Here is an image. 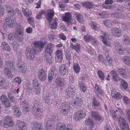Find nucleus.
<instances>
[{"label": "nucleus", "instance_id": "nucleus-1", "mask_svg": "<svg viewBox=\"0 0 130 130\" xmlns=\"http://www.w3.org/2000/svg\"><path fill=\"white\" fill-rule=\"evenodd\" d=\"M34 44L36 48L27 49L25 52L27 58L31 60H34L37 54L39 53V51H41L40 49L43 48L44 46V43L39 41H36Z\"/></svg>", "mask_w": 130, "mask_h": 130}, {"label": "nucleus", "instance_id": "nucleus-2", "mask_svg": "<svg viewBox=\"0 0 130 130\" xmlns=\"http://www.w3.org/2000/svg\"><path fill=\"white\" fill-rule=\"evenodd\" d=\"M112 116L113 118L118 117L120 127L122 130H129L127 123L125 119V116L122 110L118 108L116 111H113Z\"/></svg>", "mask_w": 130, "mask_h": 130}, {"label": "nucleus", "instance_id": "nucleus-3", "mask_svg": "<svg viewBox=\"0 0 130 130\" xmlns=\"http://www.w3.org/2000/svg\"><path fill=\"white\" fill-rule=\"evenodd\" d=\"M83 103V100L81 98H77L74 100L71 101L69 103L68 102H64L62 103L61 105V107L62 108L61 111L64 113H67L70 108L72 107L74 104L76 108H79Z\"/></svg>", "mask_w": 130, "mask_h": 130}, {"label": "nucleus", "instance_id": "nucleus-4", "mask_svg": "<svg viewBox=\"0 0 130 130\" xmlns=\"http://www.w3.org/2000/svg\"><path fill=\"white\" fill-rule=\"evenodd\" d=\"M0 123V124L5 128H7L9 127H12L14 124L12 118L9 116L5 117L4 118L3 122L2 121Z\"/></svg>", "mask_w": 130, "mask_h": 130}, {"label": "nucleus", "instance_id": "nucleus-5", "mask_svg": "<svg viewBox=\"0 0 130 130\" xmlns=\"http://www.w3.org/2000/svg\"><path fill=\"white\" fill-rule=\"evenodd\" d=\"M101 32L102 34L103 35L100 36V37L102 39V40L104 44L106 46L110 47V42L107 40L108 38V35L105 32L101 31Z\"/></svg>", "mask_w": 130, "mask_h": 130}, {"label": "nucleus", "instance_id": "nucleus-6", "mask_svg": "<svg viewBox=\"0 0 130 130\" xmlns=\"http://www.w3.org/2000/svg\"><path fill=\"white\" fill-rule=\"evenodd\" d=\"M86 115V113L83 110H79L73 116V117L75 118L76 120L79 121L84 118Z\"/></svg>", "mask_w": 130, "mask_h": 130}, {"label": "nucleus", "instance_id": "nucleus-7", "mask_svg": "<svg viewBox=\"0 0 130 130\" xmlns=\"http://www.w3.org/2000/svg\"><path fill=\"white\" fill-rule=\"evenodd\" d=\"M75 86L74 85H72L68 87L66 90L67 95L68 96L72 97L75 95Z\"/></svg>", "mask_w": 130, "mask_h": 130}, {"label": "nucleus", "instance_id": "nucleus-8", "mask_svg": "<svg viewBox=\"0 0 130 130\" xmlns=\"http://www.w3.org/2000/svg\"><path fill=\"white\" fill-rule=\"evenodd\" d=\"M55 61L57 62H61L63 59V52L60 50H57L55 54Z\"/></svg>", "mask_w": 130, "mask_h": 130}, {"label": "nucleus", "instance_id": "nucleus-9", "mask_svg": "<svg viewBox=\"0 0 130 130\" xmlns=\"http://www.w3.org/2000/svg\"><path fill=\"white\" fill-rule=\"evenodd\" d=\"M91 117L95 120L99 121L103 120V119L101 115L97 111H92L91 112Z\"/></svg>", "mask_w": 130, "mask_h": 130}, {"label": "nucleus", "instance_id": "nucleus-10", "mask_svg": "<svg viewBox=\"0 0 130 130\" xmlns=\"http://www.w3.org/2000/svg\"><path fill=\"white\" fill-rule=\"evenodd\" d=\"M54 45L51 43H48L45 47V54L47 53L51 56L53 51Z\"/></svg>", "mask_w": 130, "mask_h": 130}, {"label": "nucleus", "instance_id": "nucleus-11", "mask_svg": "<svg viewBox=\"0 0 130 130\" xmlns=\"http://www.w3.org/2000/svg\"><path fill=\"white\" fill-rule=\"evenodd\" d=\"M30 127L32 130H43L41 124L36 122H33L31 123Z\"/></svg>", "mask_w": 130, "mask_h": 130}, {"label": "nucleus", "instance_id": "nucleus-12", "mask_svg": "<svg viewBox=\"0 0 130 130\" xmlns=\"http://www.w3.org/2000/svg\"><path fill=\"white\" fill-rule=\"evenodd\" d=\"M59 70L60 73L62 76L67 75L68 74V69L65 64H61L59 68Z\"/></svg>", "mask_w": 130, "mask_h": 130}, {"label": "nucleus", "instance_id": "nucleus-13", "mask_svg": "<svg viewBox=\"0 0 130 130\" xmlns=\"http://www.w3.org/2000/svg\"><path fill=\"white\" fill-rule=\"evenodd\" d=\"M72 18L70 13L67 12L65 13V16L62 17V20L63 21L67 22L68 25H72L71 22Z\"/></svg>", "mask_w": 130, "mask_h": 130}, {"label": "nucleus", "instance_id": "nucleus-14", "mask_svg": "<svg viewBox=\"0 0 130 130\" xmlns=\"http://www.w3.org/2000/svg\"><path fill=\"white\" fill-rule=\"evenodd\" d=\"M121 32V29L116 27L112 28L111 31V33L112 35L118 37H120L122 36Z\"/></svg>", "mask_w": 130, "mask_h": 130}, {"label": "nucleus", "instance_id": "nucleus-15", "mask_svg": "<svg viewBox=\"0 0 130 130\" xmlns=\"http://www.w3.org/2000/svg\"><path fill=\"white\" fill-rule=\"evenodd\" d=\"M38 76L39 79L42 81H44L46 78V75L45 71L43 69H40L38 71Z\"/></svg>", "mask_w": 130, "mask_h": 130}, {"label": "nucleus", "instance_id": "nucleus-16", "mask_svg": "<svg viewBox=\"0 0 130 130\" xmlns=\"http://www.w3.org/2000/svg\"><path fill=\"white\" fill-rule=\"evenodd\" d=\"M58 20L56 18H55L54 19L49 21V25L51 28L52 29H55L57 28L58 23L57 21Z\"/></svg>", "mask_w": 130, "mask_h": 130}, {"label": "nucleus", "instance_id": "nucleus-17", "mask_svg": "<svg viewBox=\"0 0 130 130\" xmlns=\"http://www.w3.org/2000/svg\"><path fill=\"white\" fill-rule=\"evenodd\" d=\"M92 106L93 108L98 110L100 108V102L94 98L92 101Z\"/></svg>", "mask_w": 130, "mask_h": 130}, {"label": "nucleus", "instance_id": "nucleus-18", "mask_svg": "<svg viewBox=\"0 0 130 130\" xmlns=\"http://www.w3.org/2000/svg\"><path fill=\"white\" fill-rule=\"evenodd\" d=\"M55 82L58 86H64L66 83V81L64 79H62L59 77H56Z\"/></svg>", "mask_w": 130, "mask_h": 130}, {"label": "nucleus", "instance_id": "nucleus-19", "mask_svg": "<svg viewBox=\"0 0 130 130\" xmlns=\"http://www.w3.org/2000/svg\"><path fill=\"white\" fill-rule=\"evenodd\" d=\"M19 27L15 30V33L14 36H16L18 35H22L24 34L23 30L22 27L20 24L19 25Z\"/></svg>", "mask_w": 130, "mask_h": 130}, {"label": "nucleus", "instance_id": "nucleus-20", "mask_svg": "<svg viewBox=\"0 0 130 130\" xmlns=\"http://www.w3.org/2000/svg\"><path fill=\"white\" fill-rule=\"evenodd\" d=\"M72 126H71L66 127L64 124L57 126L56 127V130H72Z\"/></svg>", "mask_w": 130, "mask_h": 130}, {"label": "nucleus", "instance_id": "nucleus-21", "mask_svg": "<svg viewBox=\"0 0 130 130\" xmlns=\"http://www.w3.org/2000/svg\"><path fill=\"white\" fill-rule=\"evenodd\" d=\"M17 124L18 127H20L23 130H27V127L26 124L24 122L18 120L17 121Z\"/></svg>", "mask_w": 130, "mask_h": 130}, {"label": "nucleus", "instance_id": "nucleus-22", "mask_svg": "<svg viewBox=\"0 0 130 130\" xmlns=\"http://www.w3.org/2000/svg\"><path fill=\"white\" fill-rule=\"evenodd\" d=\"M115 47L116 50L117 51H119V53L123 54V53L124 51H125V50H124L123 49V47L121 45H120V44L118 43H114Z\"/></svg>", "mask_w": 130, "mask_h": 130}, {"label": "nucleus", "instance_id": "nucleus-23", "mask_svg": "<svg viewBox=\"0 0 130 130\" xmlns=\"http://www.w3.org/2000/svg\"><path fill=\"white\" fill-rule=\"evenodd\" d=\"M70 47L72 49L75 50L78 53L80 52V46L79 44L76 43L74 45L72 43H71Z\"/></svg>", "mask_w": 130, "mask_h": 130}, {"label": "nucleus", "instance_id": "nucleus-24", "mask_svg": "<svg viewBox=\"0 0 130 130\" xmlns=\"http://www.w3.org/2000/svg\"><path fill=\"white\" fill-rule=\"evenodd\" d=\"M118 71L122 77L126 79L128 78L129 77L127 75L125 70L122 68H120L118 69Z\"/></svg>", "mask_w": 130, "mask_h": 130}, {"label": "nucleus", "instance_id": "nucleus-25", "mask_svg": "<svg viewBox=\"0 0 130 130\" xmlns=\"http://www.w3.org/2000/svg\"><path fill=\"white\" fill-rule=\"evenodd\" d=\"M54 14V11L53 10H51L47 12L45 16V18L48 21H51V20L53 19V17Z\"/></svg>", "mask_w": 130, "mask_h": 130}, {"label": "nucleus", "instance_id": "nucleus-26", "mask_svg": "<svg viewBox=\"0 0 130 130\" xmlns=\"http://www.w3.org/2000/svg\"><path fill=\"white\" fill-rule=\"evenodd\" d=\"M82 6L88 9H91L93 7V4L92 2L86 1L81 3Z\"/></svg>", "mask_w": 130, "mask_h": 130}, {"label": "nucleus", "instance_id": "nucleus-27", "mask_svg": "<svg viewBox=\"0 0 130 130\" xmlns=\"http://www.w3.org/2000/svg\"><path fill=\"white\" fill-rule=\"evenodd\" d=\"M113 3L112 0H106L105 2L102 5L104 8L107 9H110L111 7L110 5H108V4H111Z\"/></svg>", "mask_w": 130, "mask_h": 130}, {"label": "nucleus", "instance_id": "nucleus-28", "mask_svg": "<svg viewBox=\"0 0 130 130\" xmlns=\"http://www.w3.org/2000/svg\"><path fill=\"white\" fill-rule=\"evenodd\" d=\"M89 24L91 28L95 30L100 31L99 25L95 22H91Z\"/></svg>", "mask_w": 130, "mask_h": 130}, {"label": "nucleus", "instance_id": "nucleus-29", "mask_svg": "<svg viewBox=\"0 0 130 130\" xmlns=\"http://www.w3.org/2000/svg\"><path fill=\"white\" fill-rule=\"evenodd\" d=\"M5 75L8 78H12L13 75L12 74V72L8 67H5L4 70Z\"/></svg>", "mask_w": 130, "mask_h": 130}, {"label": "nucleus", "instance_id": "nucleus-30", "mask_svg": "<svg viewBox=\"0 0 130 130\" xmlns=\"http://www.w3.org/2000/svg\"><path fill=\"white\" fill-rule=\"evenodd\" d=\"M22 11L24 16L27 17H29L32 15L31 12L30 10L28 8L25 9L23 8H22Z\"/></svg>", "mask_w": 130, "mask_h": 130}, {"label": "nucleus", "instance_id": "nucleus-31", "mask_svg": "<svg viewBox=\"0 0 130 130\" xmlns=\"http://www.w3.org/2000/svg\"><path fill=\"white\" fill-rule=\"evenodd\" d=\"M78 86L81 91L83 92L84 93L86 92L87 88L85 84L82 82H79Z\"/></svg>", "mask_w": 130, "mask_h": 130}, {"label": "nucleus", "instance_id": "nucleus-32", "mask_svg": "<svg viewBox=\"0 0 130 130\" xmlns=\"http://www.w3.org/2000/svg\"><path fill=\"white\" fill-rule=\"evenodd\" d=\"M75 15L76 19L77 21L83 24L84 20L83 16L80 13H76Z\"/></svg>", "mask_w": 130, "mask_h": 130}, {"label": "nucleus", "instance_id": "nucleus-33", "mask_svg": "<svg viewBox=\"0 0 130 130\" xmlns=\"http://www.w3.org/2000/svg\"><path fill=\"white\" fill-rule=\"evenodd\" d=\"M121 26L124 30H127L129 29L130 24L127 22H124L121 24Z\"/></svg>", "mask_w": 130, "mask_h": 130}, {"label": "nucleus", "instance_id": "nucleus-34", "mask_svg": "<svg viewBox=\"0 0 130 130\" xmlns=\"http://www.w3.org/2000/svg\"><path fill=\"white\" fill-rule=\"evenodd\" d=\"M47 94H48V95L47 96L46 95L44 99L45 100V102L46 103H47L48 105L51 104L52 103V99L51 98V97H53L54 96V95H51V96H50L49 95V93H48Z\"/></svg>", "mask_w": 130, "mask_h": 130}, {"label": "nucleus", "instance_id": "nucleus-35", "mask_svg": "<svg viewBox=\"0 0 130 130\" xmlns=\"http://www.w3.org/2000/svg\"><path fill=\"white\" fill-rule=\"evenodd\" d=\"M53 120L52 118H47L46 120L45 121L46 123V127L47 129L48 130L49 128L51 127V123L52 122Z\"/></svg>", "mask_w": 130, "mask_h": 130}, {"label": "nucleus", "instance_id": "nucleus-36", "mask_svg": "<svg viewBox=\"0 0 130 130\" xmlns=\"http://www.w3.org/2000/svg\"><path fill=\"white\" fill-rule=\"evenodd\" d=\"M127 83L124 80H122L121 82L120 85V87L121 90L123 91L124 90L127 88Z\"/></svg>", "mask_w": 130, "mask_h": 130}, {"label": "nucleus", "instance_id": "nucleus-37", "mask_svg": "<svg viewBox=\"0 0 130 130\" xmlns=\"http://www.w3.org/2000/svg\"><path fill=\"white\" fill-rule=\"evenodd\" d=\"M2 48L4 50L9 51H11L10 47L6 42H4L2 43Z\"/></svg>", "mask_w": 130, "mask_h": 130}, {"label": "nucleus", "instance_id": "nucleus-38", "mask_svg": "<svg viewBox=\"0 0 130 130\" xmlns=\"http://www.w3.org/2000/svg\"><path fill=\"white\" fill-rule=\"evenodd\" d=\"M5 66L12 69H14L13 63L10 60H8L6 61L5 63Z\"/></svg>", "mask_w": 130, "mask_h": 130}, {"label": "nucleus", "instance_id": "nucleus-39", "mask_svg": "<svg viewBox=\"0 0 130 130\" xmlns=\"http://www.w3.org/2000/svg\"><path fill=\"white\" fill-rule=\"evenodd\" d=\"M5 21L7 25L9 27H11L13 26V23L12 20L10 17H7Z\"/></svg>", "mask_w": 130, "mask_h": 130}, {"label": "nucleus", "instance_id": "nucleus-40", "mask_svg": "<svg viewBox=\"0 0 130 130\" xmlns=\"http://www.w3.org/2000/svg\"><path fill=\"white\" fill-rule=\"evenodd\" d=\"M73 69L75 73H78L80 71V67L78 63H74L73 66Z\"/></svg>", "mask_w": 130, "mask_h": 130}, {"label": "nucleus", "instance_id": "nucleus-41", "mask_svg": "<svg viewBox=\"0 0 130 130\" xmlns=\"http://www.w3.org/2000/svg\"><path fill=\"white\" fill-rule=\"evenodd\" d=\"M113 15L116 18L123 19L124 17V15L118 12H115L113 13Z\"/></svg>", "mask_w": 130, "mask_h": 130}, {"label": "nucleus", "instance_id": "nucleus-42", "mask_svg": "<svg viewBox=\"0 0 130 130\" xmlns=\"http://www.w3.org/2000/svg\"><path fill=\"white\" fill-rule=\"evenodd\" d=\"M93 38L91 35L88 34L84 36V39L86 42L91 41Z\"/></svg>", "mask_w": 130, "mask_h": 130}, {"label": "nucleus", "instance_id": "nucleus-43", "mask_svg": "<svg viewBox=\"0 0 130 130\" xmlns=\"http://www.w3.org/2000/svg\"><path fill=\"white\" fill-rule=\"evenodd\" d=\"M112 97L114 99L119 100L122 98V96L120 92H118L115 93V94L112 96Z\"/></svg>", "mask_w": 130, "mask_h": 130}, {"label": "nucleus", "instance_id": "nucleus-44", "mask_svg": "<svg viewBox=\"0 0 130 130\" xmlns=\"http://www.w3.org/2000/svg\"><path fill=\"white\" fill-rule=\"evenodd\" d=\"M124 41L126 45H128L130 44V39L127 35H124L123 36Z\"/></svg>", "mask_w": 130, "mask_h": 130}, {"label": "nucleus", "instance_id": "nucleus-45", "mask_svg": "<svg viewBox=\"0 0 130 130\" xmlns=\"http://www.w3.org/2000/svg\"><path fill=\"white\" fill-rule=\"evenodd\" d=\"M86 125H91L93 124V120L91 118H89L87 119L85 122Z\"/></svg>", "mask_w": 130, "mask_h": 130}, {"label": "nucleus", "instance_id": "nucleus-46", "mask_svg": "<svg viewBox=\"0 0 130 130\" xmlns=\"http://www.w3.org/2000/svg\"><path fill=\"white\" fill-rule=\"evenodd\" d=\"M114 22H112L111 21H110L108 20H105L104 22V24L106 27L110 28L111 25L113 24Z\"/></svg>", "mask_w": 130, "mask_h": 130}, {"label": "nucleus", "instance_id": "nucleus-47", "mask_svg": "<svg viewBox=\"0 0 130 130\" xmlns=\"http://www.w3.org/2000/svg\"><path fill=\"white\" fill-rule=\"evenodd\" d=\"M97 73L100 78L102 80H104L105 77L104 74V73L101 70H99L98 71Z\"/></svg>", "mask_w": 130, "mask_h": 130}, {"label": "nucleus", "instance_id": "nucleus-48", "mask_svg": "<svg viewBox=\"0 0 130 130\" xmlns=\"http://www.w3.org/2000/svg\"><path fill=\"white\" fill-rule=\"evenodd\" d=\"M106 59L108 64L110 66H112L113 64V60L112 58L109 56H107L106 57Z\"/></svg>", "mask_w": 130, "mask_h": 130}, {"label": "nucleus", "instance_id": "nucleus-49", "mask_svg": "<svg viewBox=\"0 0 130 130\" xmlns=\"http://www.w3.org/2000/svg\"><path fill=\"white\" fill-rule=\"evenodd\" d=\"M98 60L99 63L100 64H102L103 63H104L105 59L101 55H99L98 58Z\"/></svg>", "mask_w": 130, "mask_h": 130}, {"label": "nucleus", "instance_id": "nucleus-50", "mask_svg": "<svg viewBox=\"0 0 130 130\" xmlns=\"http://www.w3.org/2000/svg\"><path fill=\"white\" fill-rule=\"evenodd\" d=\"M54 76V72L53 71L51 70L49 71L48 73V79L49 81L52 80Z\"/></svg>", "mask_w": 130, "mask_h": 130}, {"label": "nucleus", "instance_id": "nucleus-51", "mask_svg": "<svg viewBox=\"0 0 130 130\" xmlns=\"http://www.w3.org/2000/svg\"><path fill=\"white\" fill-rule=\"evenodd\" d=\"M0 100L1 101L2 104L4 103L5 102L8 100L7 96L4 95H3L0 97Z\"/></svg>", "mask_w": 130, "mask_h": 130}, {"label": "nucleus", "instance_id": "nucleus-52", "mask_svg": "<svg viewBox=\"0 0 130 130\" xmlns=\"http://www.w3.org/2000/svg\"><path fill=\"white\" fill-rule=\"evenodd\" d=\"M12 43L13 47V50L17 51V50L19 46V44L15 41H13Z\"/></svg>", "mask_w": 130, "mask_h": 130}, {"label": "nucleus", "instance_id": "nucleus-53", "mask_svg": "<svg viewBox=\"0 0 130 130\" xmlns=\"http://www.w3.org/2000/svg\"><path fill=\"white\" fill-rule=\"evenodd\" d=\"M99 15L100 16L99 17L101 18H105L107 15L106 12L105 11H101L99 13Z\"/></svg>", "mask_w": 130, "mask_h": 130}, {"label": "nucleus", "instance_id": "nucleus-54", "mask_svg": "<svg viewBox=\"0 0 130 130\" xmlns=\"http://www.w3.org/2000/svg\"><path fill=\"white\" fill-rule=\"evenodd\" d=\"M65 56L66 59L69 61L71 59V56L70 54L68 51H67L66 52Z\"/></svg>", "mask_w": 130, "mask_h": 130}, {"label": "nucleus", "instance_id": "nucleus-55", "mask_svg": "<svg viewBox=\"0 0 130 130\" xmlns=\"http://www.w3.org/2000/svg\"><path fill=\"white\" fill-rule=\"evenodd\" d=\"M3 104L4 105L5 107L7 108L11 106V105L8 99L6 101V102H5Z\"/></svg>", "mask_w": 130, "mask_h": 130}, {"label": "nucleus", "instance_id": "nucleus-56", "mask_svg": "<svg viewBox=\"0 0 130 130\" xmlns=\"http://www.w3.org/2000/svg\"><path fill=\"white\" fill-rule=\"evenodd\" d=\"M38 80L37 79H34L33 81L32 84L35 89L39 87V85L38 83Z\"/></svg>", "mask_w": 130, "mask_h": 130}, {"label": "nucleus", "instance_id": "nucleus-57", "mask_svg": "<svg viewBox=\"0 0 130 130\" xmlns=\"http://www.w3.org/2000/svg\"><path fill=\"white\" fill-rule=\"evenodd\" d=\"M23 34H22V35H18L15 37L17 38V39L18 41L22 42L23 40Z\"/></svg>", "mask_w": 130, "mask_h": 130}, {"label": "nucleus", "instance_id": "nucleus-58", "mask_svg": "<svg viewBox=\"0 0 130 130\" xmlns=\"http://www.w3.org/2000/svg\"><path fill=\"white\" fill-rule=\"evenodd\" d=\"M13 81L19 84H21V78L19 77H17L15 78Z\"/></svg>", "mask_w": 130, "mask_h": 130}, {"label": "nucleus", "instance_id": "nucleus-59", "mask_svg": "<svg viewBox=\"0 0 130 130\" xmlns=\"http://www.w3.org/2000/svg\"><path fill=\"white\" fill-rule=\"evenodd\" d=\"M36 115L37 116H41V114L43 112L42 111H41V109L39 108H37L36 110Z\"/></svg>", "mask_w": 130, "mask_h": 130}, {"label": "nucleus", "instance_id": "nucleus-60", "mask_svg": "<svg viewBox=\"0 0 130 130\" xmlns=\"http://www.w3.org/2000/svg\"><path fill=\"white\" fill-rule=\"evenodd\" d=\"M91 44L94 46L97 45L98 43L97 40L93 37L91 41Z\"/></svg>", "mask_w": 130, "mask_h": 130}, {"label": "nucleus", "instance_id": "nucleus-61", "mask_svg": "<svg viewBox=\"0 0 130 130\" xmlns=\"http://www.w3.org/2000/svg\"><path fill=\"white\" fill-rule=\"evenodd\" d=\"M5 11L3 7L0 5V16H2L4 14Z\"/></svg>", "mask_w": 130, "mask_h": 130}, {"label": "nucleus", "instance_id": "nucleus-62", "mask_svg": "<svg viewBox=\"0 0 130 130\" xmlns=\"http://www.w3.org/2000/svg\"><path fill=\"white\" fill-rule=\"evenodd\" d=\"M127 1L125 3V8L129 10H130V1Z\"/></svg>", "mask_w": 130, "mask_h": 130}, {"label": "nucleus", "instance_id": "nucleus-63", "mask_svg": "<svg viewBox=\"0 0 130 130\" xmlns=\"http://www.w3.org/2000/svg\"><path fill=\"white\" fill-rule=\"evenodd\" d=\"M123 99L124 102L126 104H128L129 102V100L126 96H124L123 97Z\"/></svg>", "mask_w": 130, "mask_h": 130}, {"label": "nucleus", "instance_id": "nucleus-64", "mask_svg": "<svg viewBox=\"0 0 130 130\" xmlns=\"http://www.w3.org/2000/svg\"><path fill=\"white\" fill-rule=\"evenodd\" d=\"M59 37L60 38L63 40H65L66 39V37L63 33L60 34L59 35Z\"/></svg>", "mask_w": 130, "mask_h": 130}]
</instances>
